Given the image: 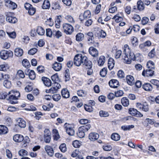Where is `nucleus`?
I'll use <instances>...</instances> for the list:
<instances>
[{
	"mask_svg": "<svg viewBox=\"0 0 159 159\" xmlns=\"http://www.w3.org/2000/svg\"><path fill=\"white\" fill-rule=\"evenodd\" d=\"M8 100L10 101V102L12 104L17 103V100L20 96V94L19 91L11 90L10 91L8 94Z\"/></svg>",
	"mask_w": 159,
	"mask_h": 159,
	"instance_id": "f257e3e1",
	"label": "nucleus"
},
{
	"mask_svg": "<svg viewBox=\"0 0 159 159\" xmlns=\"http://www.w3.org/2000/svg\"><path fill=\"white\" fill-rule=\"evenodd\" d=\"M130 51V48L127 44H125L123 48V52L122 55L123 59L124 60V62L128 64L131 62V60L128 57V53Z\"/></svg>",
	"mask_w": 159,
	"mask_h": 159,
	"instance_id": "f03ea898",
	"label": "nucleus"
},
{
	"mask_svg": "<svg viewBox=\"0 0 159 159\" xmlns=\"http://www.w3.org/2000/svg\"><path fill=\"white\" fill-rule=\"evenodd\" d=\"M85 58L86 56L81 54H77L75 55L74 59V64L75 66H79L83 64L84 61L85 60Z\"/></svg>",
	"mask_w": 159,
	"mask_h": 159,
	"instance_id": "7ed1b4c3",
	"label": "nucleus"
},
{
	"mask_svg": "<svg viewBox=\"0 0 159 159\" xmlns=\"http://www.w3.org/2000/svg\"><path fill=\"white\" fill-rule=\"evenodd\" d=\"M91 126L90 124H88L79 127L78 132L77 133L78 136L80 138L84 137L85 135V133L90 128Z\"/></svg>",
	"mask_w": 159,
	"mask_h": 159,
	"instance_id": "20e7f679",
	"label": "nucleus"
},
{
	"mask_svg": "<svg viewBox=\"0 0 159 159\" xmlns=\"http://www.w3.org/2000/svg\"><path fill=\"white\" fill-rule=\"evenodd\" d=\"M62 27L64 32L67 34H71L74 31L73 27L69 24L64 23Z\"/></svg>",
	"mask_w": 159,
	"mask_h": 159,
	"instance_id": "39448f33",
	"label": "nucleus"
},
{
	"mask_svg": "<svg viewBox=\"0 0 159 159\" xmlns=\"http://www.w3.org/2000/svg\"><path fill=\"white\" fill-rule=\"evenodd\" d=\"M13 56V53L10 50H2L0 52V57L1 58L4 60L9 57H12Z\"/></svg>",
	"mask_w": 159,
	"mask_h": 159,
	"instance_id": "423d86ee",
	"label": "nucleus"
},
{
	"mask_svg": "<svg viewBox=\"0 0 159 159\" xmlns=\"http://www.w3.org/2000/svg\"><path fill=\"white\" fill-rule=\"evenodd\" d=\"M66 133L72 136L75 134V131L73 129L74 125L73 124L66 123L64 125Z\"/></svg>",
	"mask_w": 159,
	"mask_h": 159,
	"instance_id": "0eeeda50",
	"label": "nucleus"
},
{
	"mask_svg": "<svg viewBox=\"0 0 159 159\" xmlns=\"http://www.w3.org/2000/svg\"><path fill=\"white\" fill-rule=\"evenodd\" d=\"M136 106L140 110L145 112L148 111L149 110L148 105L146 102H144L143 104L137 103H136Z\"/></svg>",
	"mask_w": 159,
	"mask_h": 159,
	"instance_id": "6e6552de",
	"label": "nucleus"
},
{
	"mask_svg": "<svg viewBox=\"0 0 159 159\" xmlns=\"http://www.w3.org/2000/svg\"><path fill=\"white\" fill-rule=\"evenodd\" d=\"M91 16V12L89 10H86L83 14H81L79 16L80 20L82 21L85 19L89 18Z\"/></svg>",
	"mask_w": 159,
	"mask_h": 159,
	"instance_id": "1a4fd4ad",
	"label": "nucleus"
},
{
	"mask_svg": "<svg viewBox=\"0 0 159 159\" xmlns=\"http://www.w3.org/2000/svg\"><path fill=\"white\" fill-rule=\"evenodd\" d=\"M45 150L47 154L51 157L53 156L54 151L53 148L51 146L46 145L44 147Z\"/></svg>",
	"mask_w": 159,
	"mask_h": 159,
	"instance_id": "9d476101",
	"label": "nucleus"
},
{
	"mask_svg": "<svg viewBox=\"0 0 159 159\" xmlns=\"http://www.w3.org/2000/svg\"><path fill=\"white\" fill-rule=\"evenodd\" d=\"M5 5L11 9H14L17 7V5L11 1H6Z\"/></svg>",
	"mask_w": 159,
	"mask_h": 159,
	"instance_id": "9b49d317",
	"label": "nucleus"
},
{
	"mask_svg": "<svg viewBox=\"0 0 159 159\" xmlns=\"http://www.w3.org/2000/svg\"><path fill=\"white\" fill-rule=\"evenodd\" d=\"M154 73V71L152 70L148 69L146 70H144L142 73V75L144 76H152L153 75Z\"/></svg>",
	"mask_w": 159,
	"mask_h": 159,
	"instance_id": "f8f14e48",
	"label": "nucleus"
},
{
	"mask_svg": "<svg viewBox=\"0 0 159 159\" xmlns=\"http://www.w3.org/2000/svg\"><path fill=\"white\" fill-rule=\"evenodd\" d=\"M99 137V135L96 133L92 132L89 134V139L91 141H94L97 140Z\"/></svg>",
	"mask_w": 159,
	"mask_h": 159,
	"instance_id": "ddd939ff",
	"label": "nucleus"
},
{
	"mask_svg": "<svg viewBox=\"0 0 159 159\" xmlns=\"http://www.w3.org/2000/svg\"><path fill=\"white\" fill-rule=\"evenodd\" d=\"M9 14H10V13L7 15V16L6 18L7 21L11 23H15L17 21V18L15 17L10 16Z\"/></svg>",
	"mask_w": 159,
	"mask_h": 159,
	"instance_id": "4468645a",
	"label": "nucleus"
},
{
	"mask_svg": "<svg viewBox=\"0 0 159 159\" xmlns=\"http://www.w3.org/2000/svg\"><path fill=\"white\" fill-rule=\"evenodd\" d=\"M89 52L90 54L93 57H97L98 56V51L93 47H90L89 48Z\"/></svg>",
	"mask_w": 159,
	"mask_h": 159,
	"instance_id": "2eb2a0df",
	"label": "nucleus"
},
{
	"mask_svg": "<svg viewBox=\"0 0 159 159\" xmlns=\"http://www.w3.org/2000/svg\"><path fill=\"white\" fill-rule=\"evenodd\" d=\"M13 139L15 142L20 143L23 141L24 137L22 135L16 134L13 136Z\"/></svg>",
	"mask_w": 159,
	"mask_h": 159,
	"instance_id": "dca6fc26",
	"label": "nucleus"
},
{
	"mask_svg": "<svg viewBox=\"0 0 159 159\" xmlns=\"http://www.w3.org/2000/svg\"><path fill=\"white\" fill-rule=\"evenodd\" d=\"M85 59L84 61L83 65L85 66L87 68H91L93 65L92 62L86 56Z\"/></svg>",
	"mask_w": 159,
	"mask_h": 159,
	"instance_id": "f3484780",
	"label": "nucleus"
},
{
	"mask_svg": "<svg viewBox=\"0 0 159 159\" xmlns=\"http://www.w3.org/2000/svg\"><path fill=\"white\" fill-rule=\"evenodd\" d=\"M62 65L61 63L55 62L52 65V68L56 71H60L62 68Z\"/></svg>",
	"mask_w": 159,
	"mask_h": 159,
	"instance_id": "a211bd4d",
	"label": "nucleus"
},
{
	"mask_svg": "<svg viewBox=\"0 0 159 159\" xmlns=\"http://www.w3.org/2000/svg\"><path fill=\"white\" fill-rule=\"evenodd\" d=\"M17 125L21 128H24L26 126L25 121L22 118H19L17 120Z\"/></svg>",
	"mask_w": 159,
	"mask_h": 159,
	"instance_id": "6ab92c4d",
	"label": "nucleus"
},
{
	"mask_svg": "<svg viewBox=\"0 0 159 159\" xmlns=\"http://www.w3.org/2000/svg\"><path fill=\"white\" fill-rule=\"evenodd\" d=\"M109 84L111 87L116 88L119 86V82L116 80L113 79L109 82Z\"/></svg>",
	"mask_w": 159,
	"mask_h": 159,
	"instance_id": "aec40b11",
	"label": "nucleus"
},
{
	"mask_svg": "<svg viewBox=\"0 0 159 159\" xmlns=\"http://www.w3.org/2000/svg\"><path fill=\"white\" fill-rule=\"evenodd\" d=\"M142 88L145 90L147 91H151L153 88L152 85L149 83H145L143 84Z\"/></svg>",
	"mask_w": 159,
	"mask_h": 159,
	"instance_id": "412c9836",
	"label": "nucleus"
},
{
	"mask_svg": "<svg viewBox=\"0 0 159 159\" xmlns=\"http://www.w3.org/2000/svg\"><path fill=\"white\" fill-rule=\"evenodd\" d=\"M127 83L130 85H132L135 83L134 77L131 75H127L126 77Z\"/></svg>",
	"mask_w": 159,
	"mask_h": 159,
	"instance_id": "4be33fe9",
	"label": "nucleus"
},
{
	"mask_svg": "<svg viewBox=\"0 0 159 159\" xmlns=\"http://www.w3.org/2000/svg\"><path fill=\"white\" fill-rule=\"evenodd\" d=\"M61 94L62 97L64 98H68L70 97V93L66 89H63L61 91Z\"/></svg>",
	"mask_w": 159,
	"mask_h": 159,
	"instance_id": "5701e85b",
	"label": "nucleus"
},
{
	"mask_svg": "<svg viewBox=\"0 0 159 159\" xmlns=\"http://www.w3.org/2000/svg\"><path fill=\"white\" fill-rule=\"evenodd\" d=\"M42 80L44 84L47 86L49 87L51 85V80L46 77H43L42 78Z\"/></svg>",
	"mask_w": 159,
	"mask_h": 159,
	"instance_id": "b1692460",
	"label": "nucleus"
},
{
	"mask_svg": "<svg viewBox=\"0 0 159 159\" xmlns=\"http://www.w3.org/2000/svg\"><path fill=\"white\" fill-rule=\"evenodd\" d=\"M25 74L26 75L27 73H29V78L31 80H34L35 77V75L34 71L33 70H30L27 69L25 71Z\"/></svg>",
	"mask_w": 159,
	"mask_h": 159,
	"instance_id": "393cba45",
	"label": "nucleus"
},
{
	"mask_svg": "<svg viewBox=\"0 0 159 159\" xmlns=\"http://www.w3.org/2000/svg\"><path fill=\"white\" fill-rule=\"evenodd\" d=\"M15 54L17 57H20L23 54V50L20 48H17L14 50Z\"/></svg>",
	"mask_w": 159,
	"mask_h": 159,
	"instance_id": "a878e982",
	"label": "nucleus"
},
{
	"mask_svg": "<svg viewBox=\"0 0 159 159\" xmlns=\"http://www.w3.org/2000/svg\"><path fill=\"white\" fill-rule=\"evenodd\" d=\"M115 63L114 59L110 58L108 61V67L110 70H112L114 66Z\"/></svg>",
	"mask_w": 159,
	"mask_h": 159,
	"instance_id": "bb28decb",
	"label": "nucleus"
},
{
	"mask_svg": "<svg viewBox=\"0 0 159 159\" xmlns=\"http://www.w3.org/2000/svg\"><path fill=\"white\" fill-rule=\"evenodd\" d=\"M8 131L7 128L3 125H0V134H5Z\"/></svg>",
	"mask_w": 159,
	"mask_h": 159,
	"instance_id": "cd10ccee",
	"label": "nucleus"
},
{
	"mask_svg": "<svg viewBox=\"0 0 159 159\" xmlns=\"http://www.w3.org/2000/svg\"><path fill=\"white\" fill-rule=\"evenodd\" d=\"M105 61V57L103 56H101L98 60V64L100 66L103 65Z\"/></svg>",
	"mask_w": 159,
	"mask_h": 159,
	"instance_id": "c85d7f7f",
	"label": "nucleus"
},
{
	"mask_svg": "<svg viewBox=\"0 0 159 159\" xmlns=\"http://www.w3.org/2000/svg\"><path fill=\"white\" fill-rule=\"evenodd\" d=\"M52 133L54 139L56 140H58L60 138V136L57 130L56 129H53Z\"/></svg>",
	"mask_w": 159,
	"mask_h": 159,
	"instance_id": "c756f323",
	"label": "nucleus"
},
{
	"mask_svg": "<svg viewBox=\"0 0 159 159\" xmlns=\"http://www.w3.org/2000/svg\"><path fill=\"white\" fill-rule=\"evenodd\" d=\"M111 138L114 141H117L120 140V136L118 134L114 133L111 135Z\"/></svg>",
	"mask_w": 159,
	"mask_h": 159,
	"instance_id": "7c9ffc66",
	"label": "nucleus"
},
{
	"mask_svg": "<svg viewBox=\"0 0 159 159\" xmlns=\"http://www.w3.org/2000/svg\"><path fill=\"white\" fill-rule=\"evenodd\" d=\"M84 34L81 33H78L76 35V39L77 41H81L84 39Z\"/></svg>",
	"mask_w": 159,
	"mask_h": 159,
	"instance_id": "2f4dec72",
	"label": "nucleus"
},
{
	"mask_svg": "<svg viewBox=\"0 0 159 159\" xmlns=\"http://www.w3.org/2000/svg\"><path fill=\"white\" fill-rule=\"evenodd\" d=\"M121 102L123 105L124 107H128L129 105V100L126 98H123L121 99Z\"/></svg>",
	"mask_w": 159,
	"mask_h": 159,
	"instance_id": "473e14b6",
	"label": "nucleus"
},
{
	"mask_svg": "<svg viewBox=\"0 0 159 159\" xmlns=\"http://www.w3.org/2000/svg\"><path fill=\"white\" fill-rule=\"evenodd\" d=\"M50 5L49 1H44L42 5V8L44 9H48L50 7Z\"/></svg>",
	"mask_w": 159,
	"mask_h": 159,
	"instance_id": "72a5a7b5",
	"label": "nucleus"
},
{
	"mask_svg": "<svg viewBox=\"0 0 159 159\" xmlns=\"http://www.w3.org/2000/svg\"><path fill=\"white\" fill-rule=\"evenodd\" d=\"M62 36V33L59 30H53V36L58 39Z\"/></svg>",
	"mask_w": 159,
	"mask_h": 159,
	"instance_id": "f704fd0d",
	"label": "nucleus"
},
{
	"mask_svg": "<svg viewBox=\"0 0 159 159\" xmlns=\"http://www.w3.org/2000/svg\"><path fill=\"white\" fill-rule=\"evenodd\" d=\"M137 7L139 10H143L144 9V3L142 1H138L137 2Z\"/></svg>",
	"mask_w": 159,
	"mask_h": 159,
	"instance_id": "c9c22d12",
	"label": "nucleus"
},
{
	"mask_svg": "<svg viewBox=\"0 0 159 159\" xmlns=\"http://www.w3.org/2000/svg\"><path fill=\"white\" fill-rule=\"evenodd\" d=\"M37 32L39 35H43L45 33V30L42 27L38 26L37 29Z\"/></svg>",
	"mask_w": 159,
	"mask_h": 159,
	"instance_id": "e433bc0d",
	"label": "nucleus"
},
{
	"mask_svg": "<svg viewBox=\"0 0 159 159\" xmlns=\"http://www.w3.org/2000/svg\"><path fill=\"white\" fill-rule=\"evenodd\" d=\"M65 19L70 23H75V20L73 17L70 15L66 16Z\"/></svg>",
	"mask_w": 159,
	"mask_h": 159,
	"instance_id": "4c0bfd02",
	"label": "nucleus"
},
{
	"mask_svg": "<svg viewBox=\"0 0 159 159\" xmlns=\"http://www.w3.org/2000/svg\"><path fill=\"white\" fill-rule=\"evenodd\" d=\"M19 155L22 157H25V156L28 155V152L25 150L22 149L20 150L18 152Z\"/></svg>",
	"mask_w": 159,
	"mask_h": 159,
	"instance_id": "58836bf2",
	"label": "nucleus"
},
{
	"mask_svg": "<svg viewBox=\"0 0 159 159\" xmlns=\"http://www.w3.org/2000/svg\"><path fill=\"white\" fill-rule=\"evenodd\" d=\"M134 127L133 125H128L122 126L121 128L124 131L129 130L133 128Z\"/></svg>",
	"mask_w": 159,
	"mask_h": 159,
	"instance_id": "ea45409f",
	"label": "nucleus"
},
{
	"mask_svg": "<svg viewBox=\"0 0 159 159\" xmlns=\"http://www.w3.org/2000/svg\"><path fill=\"white\" fill-rule=\"evenodd\" d=\"M9 68V66L7 64H5L0 65V70L3 71H6Z\"/></svg>",
	"mask_w": 159,
	"mask_h": 159,
	"instance_id": "a19ab883",
	"label": "nucleus"
},
{
	"mask_svg": "<svg viewBox=\"0 0 159 159\" xmlns=\"http://www.w3.org/2000/svg\"><path fill=\"white\" fill-rule=\"evenodd\" d=\"M147 66L148 68L149 69H152L154 68V64L151 61H149L147 62Z\"/></svg>",
	"mask_w": 159,
	"mask_h": 159,
	"instance_id": "79ce46f5",
	"label": "nucleus"
},
{
	"mask_svg": "<svg viewBox=\"0 0 159 159\" xmlns=\"http://www.w3.org/2000/svg\"><path fill=\"white\" fill-rule=\"evenodd\" d=\"M57 90L55 88V87H53L49 89H46V92L47 93H56Z\"/></svg>",
	"mask_w": 159,
	"mask_h": 159,
	"instance_id": "37998d69",
	"label": "nucleus"
},
{
	"mask_svg": "<svg viewBox=\"0 0 159 159\" xmlns=\"http://www.w3.org/2000/svg\"><path fill=\"white\" fill-rule=\"evenodd\" d=\"M137 110L133 108H130L129 109V112L131 115L135 116L137 112Z\"/></svg>",
	"mask_w": 159,
	"mask_h": 159,
	"instance_id": "c03bdc74",
	"label": "nucleus"
},
{
	"mask_svg": "<svg viewBox=\"0 0 159 159\" xmlns=\"http://www.w3.org/2000/svg\"><path fill=\"white\" fill-rule=\"evenodd\" d=\"M107 72V68H104L101 70L100 75L102 77H104L106 75Z\"/></svg>",
	"mask_w": 159,
	"mask_h": 159,
	"instance_id": "a18cd8bd",
	"label": "nucleus"
},
{
	"mask_svg": "<svg viewBox=\"0 0 159 159\" xmlns=\"http://www.w3.org/2000/svg\"><path fill=\"white\" fill-rule=\"evenodd\" d=\"M23 66L26 68H28L30 66V64L29 62L26 59H24L22 62Z\"/></svg>",
	"mask_w": 159,
	"mask_h": 159,
	"instance_id": "49530a36",
	"label": "nucleus"
},
{
	"mask_svg": "<svg viewBox=\"0 0 159 159\" xmlns=\"http://www.w3.org/2000/svg\"><path fill=\"white\" fill-rule=\"evenodd\" d=\"M59 149L62 152H64L67 150L66 144L65 143L61 144L59 146Z\"/></svg>",
	"mask_w": 159,
	"mask_h": 159,
	"instance_id": "de8ad7c7",
	"label": "nucleus"
},
{
	"mask_svg": "<svg viewBox=\"0 0 159 159\" xmlns=\"http://www.w3.org/2000/svg\"><path fill=\"white\" fill-rule=\"evenodd\" d=\"M99 115L102 117H107L109 116V114L107 111H101L99 112Z\"/></svg>",
	"mask_w": 159,
	"mask_h": 159,
	"instance_id": "09e8293b",
	"label": "nucleus"
},
{
	"mask_svg": "<svg viewBox=\"0 0 159 159\" xmlns=\"http://www.w3.org/2000/svg\"><path fill=\"white\" fill-rule=\"evenodd\" d=\"M3 84L4 86L7 88H10L11 85V82L8 80H4L3 83Z\"/></svg>",
	"mask_w": 159,
	"mask_h": 159,
	"instance_id": "8fccbe9b",
	"label": "nucleus"
},
{
	"mask_svg": "<svg viewBox=\"0 0 159 159\" xmlns=\"http://www.w3.org/2000/svg\"><path fill=\"white\" fill-rule=\"evenodd\" d=\"M112 19H115L116 22H119L122 20V18L119 16L118 14L115 15L112 18Z\"/></svg>",
	"mask_w": 159,
	"mask_h": 159,
	"instance_id": "3c124183",
	"label": "nucleus"
},
{
	"mask_svg": "<svg viewBox=\"0 0 159 159\" xmlns=\"http://www.w3.org/2000/svg\"><path fill=\"white\" fill-rule=\"evenodd\" d=\"M69 71V70H66L65 71V77L66 82L69 80L70 79V75L68 73Z\"/></svg>",
	"mask_w": 159,
	"mask_h": 159,
	"instance_id": "603ef678",
	"label": "nucleus"
},
{
	"mask_svg": "<svg viewBox=\"0 0 159 159\" xmlns=\"http://www.w3.org/2000/svg\"><path fill=\"white\" fill-rule=\"evenodd\" d=\"M97 34L101 38H104L106 36V33L103 30H101L98 32Z\"/></svg>",
	"mask_w": 159,
	"mask_h": 159,
	"instance_id": "864d4df0",
	"label": "nucleus"
},
{
	"mask_svg": "<svg viewBox=\"0 0 159 159\" xmlns=\"http://www.w3.org/2000/svg\"><path fill=\"white\" fill-rule=\"evenodd\" d=\"M46 34L47 36L50 37L53 36V31H52L50 29H47L46 30Z\"/></svg>",
	"mask_w": 159,
	"mask_h": 159,
	"instance_id": "5fc2aeb1",
	"label": "nucleus"
},
{
	"mask_svg": "<svg viewBox=\"0 0 159 159\" xmlns=\"http://www.w3.org/2000/svg\"><path fill=\"white\" fill-rule=\"evenodd\" d=\"M37 50L36 48H32L29 50L28 53L30 55H34L37 52Z\"/></svg>",
	"mask_w": 159,
	"mask_h": 159,
	"instance_id": "6e6d98bb",
	"label": "nucleus"
},
{
	"mask_svg": "<svg viewBox=\"0 0 159 159\" xmlns=\"http://www.w3.org/2000/svg\"><path fill=\"white\" fill-rule=\"evenodd\" d=\"M52 97L53 100L56 101H58L61 99V96L60 94H54Z\"/></svg>",
	"mask_w": 159,
	"mask_h": 159,
	"instance_id": "4d7b16f0",
	"label": "nucleus"
},
{
	"mask_svg": "<svg viewBox=\"0 0 159 159\" xmlns=\"http://www.w3.org/2000/svg\"><path fill=\"white\" fill-rule=\"evenodd\" d=\"M131 43L134 47H135L138 45V39L136 37H134L132 39Z\"/></svg>",
	"mask_w": 159,
	"mask_h": 159,
	"instance_id": "13d9d810",
	"label": "nucleus"
},
{
	"mask_svg": "<svg viewBox=\"0 0 159 159\" xmlns=\"http://www.w3.org/2000/svg\"><path fill=\"white\" fill-rule=\"evenodd\" d=\"M17 75L21 78H23L25 77L24 73L21 70H19L17 71Z\"/></svg>",
	"mask_w": 159,
	"mask_h": 159,
	"instance_id": "bf43d9fd",
	"label": "nucleus"
},
{
	"mask_svg": "<svg viewBox=\"0 0 159 159\" xmlns=\"http://www.w3.org/2000/svg\"><path fill=\"white\" fill-rule=\"evenodd\" d=\"M131 59V60H135V56L133 52H131L130 50L129 52L128 53V56Z\"/></svg>",
	"mask_w": 159,
	"mask_h": 159,
	"instance_id": "052dcab7",
	"label": "nucleus"
},
{
	"mask_svg": "<svg viewBox=\"0 0 159 159\" xmlns=\"http://www.w3.org/2000/svg\"><path fill=\"white\" fill-rule=\"evenodd\" d=\"M101 7V4H98L97 6L94 11V13L96 14H97L99 13L100 11Z\"/></svg>",
	"mask_w": 159,
	"mask_h": 159,
	"instance_id": "680f3d73",
	"label": "nucleus"
},
{
	"mask_svg": "<svg viewBox=\"0 0 159 159\" xmlns=\"http://www.w3.org/2000/svg\"><path fill=\"white\" fill-rule=\"evenodd\" d=\"M73 146L76 148H79L80 145V143L78 140H75L73 143Z\"/></svg>",
	"mask_w": 159,
	"mask_h": 159,
	"instance_id": "e2e57ef3",
	"label": "nucleus"
},
{
	"mask_svg": "<svg viewBox=\"0 0 159 159\" xmlns=\"http://www.w3.org/2000/svg\"><path fill=\"white\" fill-rule=\"evenodd\" d=\"M51 79L54 82L57 81L59 80V77L57 75V74H56L52 76L51 77Z\"/></svg>",
	"mask_w": 159,
	"mask_h": 159,
	"instance_id": "0e129e2a",
	"label": "nucleus"
},
{
	"mask_svg": "<svg viewBox=\"0 0 159 159\" xmlns=\"http://www.w3.org/2000/svg\"><path fill=\"white\" fill-rule=\"evenodd\" d=\"M90 121V120H89L87 119H82L80 120L79 122L81 124L85 125L89 123Z\"/></svg>",
	"mask_w": 159,
	"mask_h": 159,
	"instance_id": "69168bd1",
	"label": "nucleus"
},
{
	"mask_svg": "<svg viewBox=\"0 0 159 159\" xmlns=\"http://www.w3.org/2000/svg\"><path fill=\"white\" fill-rule=\"evenodd\" d=\"M103 148L104 150L105 151H110L112 149V148L110 145H107L103 146Z\"/></svg>",
	"mask_w": 159,
	"mask_h": 159,
	"instance_id": "338daca9",
	"label": "nucleus"
},
{
	"mask_svg": "<svg viewBox=\"0 0 159 159\" xmlns=\"http://www.w3.org/2000/svg\"><path fill=\"white\" fill-rule=\"evenodd\" d=\"M150 82L154 85L159 87V81L156 80L152 79L151 80Z\"/></svg>",
	"mask_w": 159,
	"mask_h": 159,
	"instance_id": "774afa93",
	"label": "nucleus"
}]
</instances>
